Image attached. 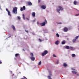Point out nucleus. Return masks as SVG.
<instances>
[{"instance_id":"31","label":"nucleus","mask_w":79,"mask_h":79,"mask_svg":"<svg viewBox=\"0 0 79 79\" xmlns=\"http://www.w3.org/2000/svg\"><path fill=\"white\" fill-rule=\"evenodd\" d=\"M53 57H56V56L55 54H53Z\"/></svg>"},{"instance_id":"11","label":"nucleus","mask_w":79,"mask_h":79,"mask_svg":"<svg viewBox=\"0 0 79 79\" xmlns=\"http://www.w3.org/2000/svg\"><path fill=\"white\" fill-rule=\"evenodd\" d=\"M72 72L73 74H77V72L76 71H72Z\"/></svg>"},{"instance_id":"44","label":"nucleus","mask_w":79,"mask_h":79,"mask_svg":"<svg viewBox=\"0 0 79 79\" xmlns=\"http://www.w3.org/2000/svg\"><path fill=\"white\" fill-rule=\"evenodd\" d=\"M25 79H27V78H26V77H25Z\"/></svg>"},{"instance_id":"47","label":"nucleus","mask_w":79,"mask_h":79,"mask_svg":"<svg viewBox=\"0 0 79 79\" xmlns=\"http://www.w3.org/2000/svg\"><path fill=\"white\" fill-rule=\"evenodd\" d=\"M11 37V36H10L9 37H9Z\"/></svg>"},{"instance_id":"17","label":"nucleus","mask_w":79,"mask_h":79,"mask_svg":"<svg viewBox=\"0 0 79 79\" xmlns=\"http://www.w3.org/2000/svg\"><path fill=\"white\" fill-rule=\"evenodd\" d=\"M63 66H64V67H66V66H67V64L64 63L63 64Z\"/></svg>"},{"instance_id":"27","label":"nucleus","mask_w":79,"mask_h":79,"mask_svg":"<svg viewBox=\"0 0 79 79\" xmlns=\"http://www.w3.org/2000/svg\"><path fill=\"white\" fill-rule=\"evenodd\" d=\"M23 10H26V7H25V6H23Z\"/></svg>"},{"instance_id":"13","label":"nucleus","mask_w":79,"mask_h":79,"mask_svg":"<svg viewBox=\"0 0 79 79\" xmlns=\"http://www.w3.org/2000/svg\"><path fill=\"white\" fill-rule=\"evenodd\" d=\"M30 56H31V57H32V56H34V54H33V53H30Z\"/></svg>"},{"instance_id":"29","label":"nucleus","mask_w":79,"mask_h":79,"mask_svg":"<svg viewBox=\"0 0 79 79\" xmlns=\"http://www.w3.org/2000/svg\"><path fill=\"white\" fill-rule=\"evenodd\" d=\"M18 19H21V17H20L18 16Z\"/></svg>"},{"instance_id":"3","label":"nucleus","mask_w":79,"mask_h":79,"mask_svg":"<svg viewBox=\"0 0 79 79\" xmlns=\"http://www.w3.org/2000/svg\"><path fill=\"white\" fill-rule=\"evenodd\" d=\"M47 20L46 19H45V22H44L42 23H40V25H41V26H45L46 24H47Z\"/></svg>"},{"instance_id":"8","label":"nucleus","mask_w":79,"mask_h":79,"mask_svg":"<svg viewBox=\"0 0 79 79\" xmlns=\"http://www.w3.org/2000/svg\"><path fill=\"white\" fill-rule=\"evenodd\" d=\"M11 27L13 29L14 31H16V28H15V27L14 25H12Z\"/></svg>"},{"instance_id":"2","label":"nucleus","mask_w":79,"mask_h":79,"mask_svg":"<svg viewBox=\"0 0 79 79\" xmlns=\"http://www.w3.org/2000/svg\"><path fill=\"white\" fill-rule=\"evenodd\" d=\"M17 10H18V8L16 7L13 8V12L14 14H17Z\"/></svg>"},{"instance_id":"12","label":"nucleus","mask_w":79,"mask_h":79,"mask_svg":"<svg viewBox=\"0 0 79 79\" xmlns=\"http://www.w3.org/2000/svg\"><path fill=\"white\" fill-rule=\"evenodd\" d=\"M19 54L17 53L15 54V57H17V56H19Z\"/></svg>"},{"instance_id":"22","label":"nucleus","mask_w":79,"mask_h":79,"mask_svg":"<svg viewBox=\"0 0 79 79\" xmlns=\"http://www.w3.org/2000/svg\"><path fill=\"white\" fill-rule=\"evenodd\" d=\"M69 49H70V50H73V47H69Z\"/></svg>"},{"instance_id":"26","label":"nucleus","mask_w":79,"mask_h":79,"mask_svg":"<svg viewBox=\"0 0 79 79\" xmlns=\"http://www.w3.org/2000/svg\"><path fill=\"white\" fill-rule=\"evenodd\" d=\"M73 3L74 5H76L77 4V2H76L74 1L73 2Z\"/></svg>"},{"instance_id":"20","label":"nucleus","mask_w":79,"mask_h":79,"mask_svg":"<svg viewBox=\"0 0 79 79\" xmlns=\"http://www.w3.org/2000/svg\"><path fill=\"white\" fill-rule=\"evenodd\" d=\"M51 76H48V77L49 79H52V78H51Z\"/></svg>"},{"instance_id":"39","label":"nucleus","mask_w":79,"mask_h":79,"mask_svg":"<svg viewBox=\"0 0 79 79\" xmlns=\"http://www.w3.org/2000/svg\"><path fill=\"white\" fill-rule=\"evenodd\" d=\"M59 62V61L58 60V61H57V62H56L57 64H58Z\"/></svg>"},{"instance_id":"34","label":"nucleus","mask_w":79,"mask_h":79,"mask_svg":"<svg viewBox=\"0 0 79 79\" xmlns=\"http://www.w3.org/2000/svg\"><path fill=\"white\" fill-rule=\"evenodd\" d=\"M39 40L40 42H42V40L41 39H39Z\"/></svg>"},{"instance_id":"16","label":"nucleus","mask_w":79,"mask_h":79,"mask_svg":"<svg viewBox=\"0 0 79 79\" xmlns=\"http://www.w3.org/2000/svg\"><path fill=\"white\" fill-rule=\"evenodd\" d=\"M65 48L66 49H69V47L68 46H66Z\"/></svg>"},{"instance_id":"9","label":"nucleus","mask_w":79,"mask_h":79,"mask_svg":"<svg viewBox=\"0 0 79 79\" xmlns=\"http://www.w3.org/2000/svg\"><path fill=\"white\" fill-rule=\"evenodd\" d=\"M68 28L67 27H65L64 28V32H67V31H68Z\"/></svg>"},{"instance_id":"14","label":"nucleus","mask_w":79,"mask_h":79,"mask_svg":"<svg viewBox=\"0 0 79 79\" xmlns=\"http://www.w3.org/2000/svg\"><path fill=\"white\" fill-rule=\"evenodd\" d=\"M8 15L9 16H11V14H10V12L9 11L8 12Z\"/></svg>"},{"instance_id":"24","label":"nucleus","mask_w":79,"mask_h":79,"mask_svg":"<svg viewBox=\"0 0 79 79\" xmlns=\"http://www.w3.org/2000/svg\"><path fill=\"white\" fill-rule=\"evenodd\" d=\"M76 41V39H74L73 40V42H75Z\"/></svg>"},{"instance_id":"21","label":"nucleus","mask_w":79,"mask_h":79,"mask_svg":"<svg viewBox=\"0 0 79 79\" xmlns=\"http://www.w3.org/2000/svg\"><path fill=\"white\" fill-rule=\"evenodd\" d=\"M41 61H40L39 64H38V65L39 66H40V65H41Z\"/></svg>"},{"instance_id":"38","label":"nucleus","mask_w":79,"mask_h":79,"mask_svg":"<svg viewBox=\"0 0 79 79\" xmlns=\"http://www.w3.org/2000/svg\"><path fill=\"white\" fill-rule=\"evenodd\" d=\"M2 62L1 60H0V64H2Z\"/></svg>"},{"instance_id":"6","label":"nucleus","mask_w":79,"mask_h":79,"mask_svg":"<svg viewBox=\"0 0 79 79\" xmlns=\"http://www.w3.org/2000/svg\"><path fill=\"white\" fill-rule=\"evenodd\" d=\"M41 8L43 10H44V9L46 8V6L44 5H42L41 6Z\"/></svg>"},{"instance_id":"1","label":"nucleus","mask_w":79,"mask_h":79,"mask_svg":"<svg viewBox=\"0 0 79 79\" xmlns=\"http://www.w3.org/2000/svg\"><path fill=\"white\" fill-rule=\"evenodd\" d=\"M58 8L59 9H57L56 11H57V12H58V13H60V10H63V8L61 6H59Z\"/></svg>"},{"instance_id":"4","label":"nucleus","mask_w":79,"mask_h":79,"mask_svg":"<svg viewBox=\"0 0 79 79\" xmlns=\"http://www.w3.org/2000/svg\"><path fill=\"white\" fill-rule=\"evenodd\" d=\"M48 53V51L46 50L44 51V52L42 53V55L43 56H45Z\"/></svg>"},{"instance_id":"28","label":"nucleus","mask_w":79,"mask_h":79,"mask_svg":"<svg viewBox=\"0 0 79 79\" xmlns=\"http://www.w3.org/2000/svg\"><path fill=\"white\" fill-rule=\"evenodd\" d=\"M25 32H27V33L29 32V31H28L26 30H25Z\"/></svg>"},{"instance_id":"23","label":"nucleus","mask_w":79,"mask_h":79,"mask_svg":"<svg viewBox=\"0 0 79 79\" xmlns=\"http://www.w3.org/2000/svg\"><path fill=\"white\" fill-rule=\"evenodd\" d=\"M56 37H59V34H58V33H56Z\"/></svg>"},{"instance_id":"40","label":"nucleus","mask_w":79,"mask_h":79,"mask_svg":"<svg viewBox=\"0 0 79 79\" xmlns=\"http://www.w3.org/2000/svg\"><path fill=\"white\" fill-rule=\"evenodd\" d=\"M37 24H39V22H38H38H37Z\"/></svg>"},{"instance_id":"10","label":"nucleus","mask_w":79,"mask_h":79,"mask_svg":"<svg viewBox=\"0 0 79 79\" xmlns=\"http://www.w3.org/2000/svg\"><path fill=\"white\" fill-rule=\"evenodd\" d=\"M59 42V41L57 40L56 41V42H55V44H56V45H58Z\"/></svg>"},{"instance_id":"7","label":"nucleus","mask_w":79,"mask_h":79,"mask_svg":"<svg viewBox=\"0 0 79 79\" xmlns=\"http://www.w3.org/2000/svg\"><path fill=\"white\" fill-rule=\"evenodd\" d=\"M31 15L33 17H35V12H32L31 14Z\"/></svg>"},{"instance_id":"30","label":"nucleus","mask_w":79,"mask_h":79,"mask_svg":"<svg viewBox=\"0 0 79 79\" xmlns=\"http://www.w3.org/2000/svg\"><path fill=\"white\" fill-rule=\"evenodd\" d=\"M78 37H79V36H76V37H75V39H78Z\"/></svg>"},{"instance_id":"19","label":"nucleus","mask_w":79,"mask_h":79,"mask_svg":"<svg viewBox=\"0 0 79 79\" xmlns=\"http://www.w3.org/2000/svg\"><path fill=\"white\" fill-rule=\"evenodd\" d=\"M65 41H62L61 42V44H62V45H64V44H65Z\"/></svg>"},{"instance_id":"37","label":"nucleus","mask_w":79,"mask_h":79,"mask_svg":"<svg viewBox=\"0 0 79 79\" xmlns=\"http://www.w3.org/2000/svg\"><path fill=\"white\" fill-rule=\"evenodd\" d=\"M78 15H79V14H76L75 15V16H78Z\"/></svg>"},{"instance_id":"18","label":"nucleus","mask_w":79,"mask_h":79,"mask_svg":"<svg viewBox=\"0 0 79 79\" xmlns=\"http://www.w3.org/2000/svg\"><path fill=\"white\" fill-rule=\"evenodd\" d=\"M72 57H74L76 56V55H75L74 54H72Z\"/></svg>"},{"instance_id":"45","label":"nucleus","mask_w":79,"mask_h":79,"mask_svg":"<svg viewBox=\"0 0 79 79\" xmlns=\"http://www.w3.org/2000/svg\"><path fill=\"white\" fill-rule=\"evenodd\" d=\"M10 72H11V73H13L12 71H11Z\"/></svg>"},{"instance_id":"41","label":"nucleus","mask_w":79,"mask_h":79,"mask_svg":"<svg viewBox=\"0 0 79 79\" xmlns=\"http://www.w3.org/2000/svg\"><path fill=\"white\" fill-rule=\"evenodd\" d=\"M72 70H75V69H73V68H72Z\"/></svg>"},{"instance_id":"5","label":"nucleus","mask_w":79,"mask_h":79,"mask_svg":"<svg viewBox=\"0 0 79 79\" xmlns=\"http://www.w3.org/2000/svg\"><path fill=\"white\" fill-rule=\"evenodd\" d=\"M30 58L31 59L32 61H34L35 60V57L34 56L30 57Z\"/></svg>"},{"instance_id":"35","label":"nucleus","mask_w":79,"mask_h":79,"mask_svg":"<svg viewBox=\"0 0 79 79\" xmlns=\"http://www.w3.org/2000/svg\"><path fill=\"white\" fill-rule=\"evenodd\" d=\"M6 10L7 11V12H9V10H8V9H6Z\"/></svg>"},{"instance_id":"49","label":"nucleus","mask_w":79,"mask_h":79,"mask_svg":"<svg viewBox=\"0 0 79 79\" xmlns=\"http://www.w3.org/2000/svg\"><path fill=\"white\" fill-rule=\"evenodd\" d=\"M23 79H24V78H23Z\"/></svg>"},{"instance_id":"43","label":"nucleus","mask_w":79,"mask_h":79,"mask_svg":"<svg viewBox=\"0 0 79 79\" xmlns=\"http://www.w3.org/2000/svg\"><path fill=\"white\" fill-rule=\"evenodd\" d=\"M12 76H15V74H13L12 75Z\"/></svg>"},{"instance_id":"15","label":"nucleus","mask_w":79,"mask_h":79,"mask_svg":"<svg viewBox=\"0 0 79 79\" xmlns=\"http://www.w3.org/2000/svg\"><path fill=\"white\" fill-rule=\"evenodd\" d=\"M28 5H32V3L31 2H29L28 3Z\"/></svg>"},{"instance_id":"48","label":"nucleus","mask_w":79,"mask_h":79,"mask_svg":"<svg viewBox=\"0 0 79 79\" xmlns=\"http://www.w3.org/2000/svg\"><path fill=\"white\" fill-rule=\"evenodd\" d=\"M77 76H78V75H79V74H77Z\"/></svg>"},{"instance_id":"50","label":"nucleus","mask_w":79,"mask_h":79,"mask_svg":"<svg viewBox=\"0 0 79 79\" xmlns=\"http://www.w3.org/2000/svg\"><path fill=\"white\" fill-rule=\"evenodd\" d=\"M15 37H16V36H15Z\"/></svg>"},{"instance_id":"25","label":"nucleus","mask_w":79,"mask_h":79,"mask_svg":"<svg viewBox=\"0 0 79 79\" xmlns=\"http://www.w3.org/2000/svg\"><path fill=\"white\" fill-rule=\"evenodd\" d=\"M23 19H25V17L24 14H23Z\"/></svg>"},{"instance_id":"32","label":"nucleus","mask_w":79,"mask_h":79,"mask_svg":"<svg viewBox=\"0 0 79 79\" xmlns=\"http://www.w3.org/2000/svg\"><path fill=\"white\" fill-rule=\"evenodd\" d=\"M57 24H62V23L61 22H60L59 23H57Z\"/></svg>"},{"instance_id":"46","label":"nucleus","mask_w":79,"mask_h":79,"mask_svg":"<svg viewBox=\"0 0 79 79\" xmlns=\"http://www.w3.org/2000/svg\"><path fill=\"white\" fill-rule=\"evenodd\" d=\"M23 51H25L23 49Z\"/></svg>"},{"instance_id":"42","label":"nucleus","mask_w":79,"mask_h":79,"mask_svg":"<svg viewBox=\"0 0 79 79\" xmlns=\"http://www.w3.org/2000/svg\"><path fill=\"white\" fill-rule=\"evenodd\" d=\"M26 19H27V20H29V19H28V18H27Z\"/></svg>"},{"instance_id":"33","label":"nucleus","mask_w":79,"mask_h":79,"mask_svg":"<svg viewBox=\"0 0 79 79\" xmlns=\"http://www.w3.org/2000/svg\"><path fill=\"white\" fill-rule=\"evenodd\" d=\"M20 10L21 11H23V8H21L20 9Z\"/></svg>"},{"instance_id":"36","label":"nucleus","mask_w":79,"mask_h":79,"mask_svg":"<svg viewBox=\"0 0 79 79\" xmlns=\"http://www.w3.org/2000/svg\"><path fill=\"white\" fill-rule=\"evenodd\" d=\"M38 3H40V0H38Z\"/></svg>"}]
</instances>
